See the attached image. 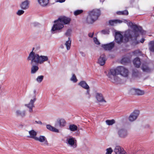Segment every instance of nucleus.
Returning a JSON list of instances; mask_svg holds the SVG:
<instances>
[{"instance_id": "dca6fc26", "label": "nucleus", "mask_w": 154, "mask_h": 154, "mask_svg": "<svg viewBox=\"0 0 154 154\" xmlns=\"http://www.w3.org/2000/svg\"><path fill=\"white\" fill-rule=\"evenodd\" d=\"M16 115L18 117L23 118L26 115V111L25 110H21L20 109L17 110L15 112Z\"/></svg>"}, {"instance_id": "bb28decb", "label": "nucleus", "mask_w": 154, "mask_h": 154, "mask_svg": "<svg viewBox=\"0 0 154 154\" xmlns=\"http://www.w3.org/2000/svg\"><path fill=\"white\" fill-rule=\"evenodd\" d=\"M149 45L150 50L152 52H154V41L150 42Z\"/></svg>"}, {"instance_id": "a18cd8bd", "label": "nucleus", "mask_w": 154, "mask_h": 154, "mask_svg": "<svg viewBox=\"0 0 154 154\" xmlns=\"http://www.w3.org/2000/svg\"><path fill=\"white\" fill-rule=\"evenodd\" d=\"M80 54L83 57H85V53L82 52H80Z\"/></svg>"}, {"instance_id": "7ed1b4c3", "label": "nucleus", "mask_w": 154, "mask_h": 154, "mask_svg": "<svg viewBox=\"0 0 154 154\" xmlns=\"http://www.w3.org/2000/svg\"><path fill=\"white\" fill-rule=\"evenodd\" d=\"M128 74L129 71L127 69L123 66H120L116 69H111L107 76L112 82L118 84L121 82V79L117 76L118 74H119L121 76L126 77H128Z\"/></svg>"}, {"instance_id": "cd10ccee", "label": "nucleus", "mask_w": 154, "mask_h": 154, "mask_svg": "<svg viewBox=\"0 0 154 154\" xmlns=\"http://www.w3.org/2000/svg\"><path fill=\"white\" fill-rule=\"evenodd\" d=\"M68 38V40L66 41L65 44V45L66 47V49L67 50H69L70 48L71 42V40H69V38Z\"/></svg>"}, {"instance_id": "0eeeda50", "label": "nucleus", "mask_w": 154, "mask_h": 154, "mask_svg": "<svg viewBox=\"0 0 154 154\" xmlns=\"http://www.w3.org/2000/svg\"><path fill=\"white\" fill-rule=\"evenodd\" d=\"M66 141L67 144L73 148H75L77 147L76 140L75 138L70 137L66 139Z\"/></svg>"}, {"instance_id": "f257e3e1", "label": "nucleus", "mask_w": 154, "mask_h": 154, "mask_svg": "<svg viewBox=\"0 0 154 154\" xmlns=\"http://www.w3.org/2000/svg\"><path fill=\"white\" fill-rule=\"evenodd\" d=\"M122 23H126L129 27L133 29V31H132L129 29L124 32L125 41L131 40L132 41V45L134 46L138 44L139 42L137 40V38L138 35V32L140 29L136 25L131 22L129 20L125 19L112 20H110L109 21V24L112 26L115 25Z\"/></svg>"}, {"instance_id": "a878e982", "label": "nucleus", "mask_w": 154, "mask_h": 154, "mask_svg": "<svg viewBox=\"0 0 154 154\" xmlns=\"http://www.w3.org/2000/svg\"><path fill=\"white\" fill-rule=\"evenodd\" d=\"M69 129L71 131H75L77 129V127L74 125H69Z\"/></svg>"}, {"instance_id": "c756f323", "label": "nucleus", "mask_w": 154, "mask_h": 154, "mask_svg": "<svg viewBox=\"0 0 154 154\" xmlns=\"http://www.w3.org/2000/svg\"><path fill=\"white\" fill-rule=\"evenodd\" d=\"M70 80L74 83H76L78 81V79L74 74L72 75V77L70 79Z\"/></svg>"}, {"instance_id": "f03ea898", "label": "nucleus", "mask_w": 154, "mask_h": 154, "mask_svg": "<svg viewBox=\"0 0 154 154\" xmlns=\"http://www.w3.org/2000/svg\"><path fill=\"white\" fill-rule=\"evenodd\" d=\"M48 57L46 56L39 55L38 54L31 51L27 58V60L30 61V63L33 66L31 68V73H35L39 69L38 67L34 64H42L45 62L48 61Z\"/></svg>"}, {"instance_id": "79ce46f5", "label": "nucleus", "mask_w": 154, "mask_h": 154, "mask_svg": "<svg viewBox=\"0 0 154 154\" xmlns=\"http://www.w3.org/2000/svg\"><path fill=\"white\" fill-rule=\"evenodd\" d=\"M35 122L36 124H38L40 125H42V122L40 121H35Z\"/></svg>"}, {"instance_id": "37998d69", "label": "nucleus", "mask_w": 154, "mask_h": 154, "mask_svg": "<svg viewBox=\"0 0 154 154\" xmlns=\"http://www.w3.org/2000/svg\"><path fill=\"white\" fill-rule=\"evenodd\" d=\"M66 0H56V2L62 3L65 2Z\"/></svg>"}, {"instance_id": "864d4df0", "label": "nucleus", "mask_w": 154, "mask_h": 154, "mask_svg": "<svg viewBox=\"0 0 154 154\" xmlns=\"http://www.w3.org/2000/svg\"><path fill=\"white\" fill-rule=\"evenodd\" d=\"M103 1H102V2L103 3Z\"/></svg>"}, {"instance_id": "5fc2aeb1", "label": "nucleus", "mask_w": 154, "mask_h": 154, "mask_svg": "<svg viewBox=\"0 0 154 154\" xmlns=\"http://www.w3.org/2000/svg\"><path fill=\"white\" fill-rule=\"evenodd\" d=\"M128 61H126V62H128Z\"/></svg>"}, {"instance_id": "b1692460", "label": "nucleus", "mask_w": 154, "mask_h": 154, "mask_svg": "<svg viewBox=\"0 0 154 154\" xmlns=\"http://www.w3.org/2000/svg\"><path fill=\"white\" fill-rule=\"evenodd\" d=\"M46 128L50 131H52L58 133L59 130L56 128L50 125H46Z\"/></svg>"}, {"instance_id": "412c9836", "label": "nucleus", "mask_w": 154, "mask_h": 154, "mask_svg": "<svg viewBox=\"0 0 154 154\" xmlns=\"http://www.w3.org/2000/svg\"><path fill=\"white\" fill-rule=\"evenodd\" d=\"M38 2L39 5L44 7L48 5L49 2V0H38Z\"/></svg>"}, {"instance_id": "5701e85b", "label": "nucleus", "mask_w": 154, "mask_h": 154, "mask_svg": "<svg viewBox=\"0 0 154 154\" xmlns=\"http://www.w3.org/2000/svg\"><path fill=\"white\" fill-rule=\"evenodd\" d=\"M57 122L59 124V125L60 127H63L65 125L66 122L65 120L62 118L58 119Z\"/></svg>"}, {"instance_id": "7c9ffc66", "label": "nucleus", "mask_w": 154, "mask_h": 154, "mask_svg": "<svg viewBox=\"0 0 154 154\" xmlns=\"http://www.w3.org/2000/svg\"><path fill=\"white\" fill-rule=\"evenodd\" d=\"M116 13L119 15H128V12L127 10L117 11Z\"/></svg>"}, {"instance_id": "6ab92c4d", "label": "nucleus", "mask_w": 154, "mask_h": 154, "mask_svg": "<svg viewBox=\"0 0 154 154\" xmlns=\"http://www.w3.org/2000/svg\"><path fill=\"white\" fill-rule=\"evenodd\" d=\"M29 135L28 136V137L29 138L33 139L35 140L36 138L37 137H36L37 133L34 130H32L29 131Z\"/></svg>"}, {"instance_id": "8fccbe9b", "label": "nucleus", "mask_w": 154, "mask_h": 154, "mask_svg": "<svg viewBox=\"0 0 154 154\" xmlns=\"http://www.w3.org/2000/svg\"><path fill=\"white\" fill-rule=\"evenodd\" d=\"M61 47L62 48H63V46H61Z\"/></svg>"}, {"instance_id": "9b49d317", "label": "nucleus", "mask_w": 154, "mask_h": 154, "mask_svg": "<svg viewBox=\"0 0 154 154\" xmlns=\"http://www.w3.org/2000/svg\"><path fill=\"white\" fill-rule=\"evenodd\" d=\"M139 114V111L135 110L132 112L129 117V120L130 122H133L137 118Z\"/></svg>"}, {"instance_id": "f8f14e48", "label": "nucleus", "mask_w": 154, "mask_h": 154, "mask_svg": "<svg viewBox=\"0 0 154 154\" xmlns=\"http://www.w3.org/2000/svg\"><path fill=\"white\" fill-rule=\"evenodd\" d=\"M114 151L116 154H128L123 148L119 146H115Z\"/></svg>"}, {"instance_id": "1a4fd4ad", "label": "nucleus", "mask_w": 154, "mask_h": 154, "mask_svg": "<svg viewBox=\"0 0 154 154\" xmlns=\"http://www.w3.org/2000/svg\"><path fill=\"white\" fill-rule=\"evenodd\" d=\"M36 100V96L34 95L33 97L31 99L28 104H26L24 106L29 109V112H32L33 111L32 108L34 107V103Z\"/></svg>"}, {"instance_id": "4c0bfd02", "label": "nucleus", "mask_w": 154, "mask_h": 154, "mask_svg": "<svg viewBox=\"0 0 154 154\" xmlns=\"http://www.w3.org/2000/svg\"><path fill=\"white\" fill-rule=\"evenodd\" d=\"M95 44L97 45H99L100 44V42L97 39V38L94 37L93 38Z\"/></svg>"}, {"instance_id": "4468645a", "label": "nucleus", "mask_w": 154, "mask_h": 154, "mask_svg": "<svg viewBox=\"0 0 154 154\" xmlns=\"http://www.w3.org/2000/svg\"><path fill=\"white\" fill-rule=\"evenodd\" d=\"M29 0H25L21 3L20 5V7L22 10H26L29 7Z\"/></svg>"}, {"instance_id": "39448f33", "label": "nucleus", "mask_w": 154, "mask_h": 154, "mask_svg": "<svg viewBox=\"0 0 154 154\" xmlns=\"http://www.w3.org/2000/svg\"><path fill=\"white\" fill-rule=\"evenodd\" d=\"M100 14V11L98 9H95L91 11L87 17L86 21L88 23H92L97 20Z\"/></svg>"}, {"instance_id": "72a5a7b5", "label": "nucleus", "mask_w": 154, "mask_h": 154, "mask_svg": "<svg viewBox=\"0 0 154 154\" xmlns=\"http://www.w3.org/2000/svg\"><path fill=\"white\" fill-rule=\"evenodd\" d=\"M101 33L105 35L109 34V33L110 31L108 29H106L101 30L100 32Z\"/></svg>"}, {"instance_id": "a19ab883", "label": "nucleus", "mask_w": 154, "mask_h": 154, "mask_svg": "<svg viewBox=\"0 0 154 154\" xmlns=\"http://www.w3.org/2000/svg\"><path fill=\"white\" fill-rule=\"evenodd\" d=\"M140 51L139 50H136L133 52V53L134 54L137 55L138 53H140Z\"/></svg>"}, {"instance_id": "58836bf2", "label": "nucleus", "mask_w": 154, "mask_h": 154, "mask_svg": "<svg viewBox=\"0 0 154 154\" xmlns=\"http://www.w3.org/2000/svg\"><path fill=\"white\" fill-rule=\"evenodd\" d=\"M72 30L70 29H68L65 33V35L67 36H69L71 34Z\"/></svg>"}, {"instance_id": "09e8293b", "label": "nucleus", "mask_w": 154, "mask_h": 154, "mask_svg": "<svg viewBox=\"0 0 154 154\" xmlns=\"http://www.w3.org/2000/svg\"><path fill=\"white\" fill-rule=\"evenodd\" d=\"M125 58H123L122 59V62H123L124 61H125Z\"/></svg>"}, {"instance_id": "49530a36", "label": "nucleus", "mask_w": 154, "mask_h": 154, "mask_svg": "<svg viewBox=\"0 0 154 154\" xmlns=\"http://www.w3.org/2000/svg\"><path fill=\"white\" fill-rule=\"evenodd\" d=\"M144 40H145V39L143 38H142L140 40V42H141V43H143L144 42Z\"/></svg>"}, {"instance_id": "ddd939ff", "label": "nucleus", "mask_w": 154, "mask_h": 154, "mask_svg": "<svg viewBox=\"0 0 154 154\" xmlns=\"http://www.w3.org/2000/svg\"><path fill=\"white\" fill-rule=\"evenodd\" d=\"M35 140L43 143V144L45 145H48V143L47 138L44 136L40 135L39 137H37L36 138Z\"/></svg>"}, {"instance_id": "6e6552de", "label": "nucleus", "mask_w": 154, "mask_h": 154, "mask_svg": "<svg viewBox=\"0 0 154 154\" xmlns=\"http://www.w3.org/2000/svg\"><path fill=\"white\" fill-rule=\"evenodd\" d=\"M130 93L131 94L138 96L142 95L145 94L144 91L136 88H133L131 89L130 91Z\"/></svg>"}, {"instance_id": "473e14b6", "label": "nucleus", "mask_w": 154, "mask_h": 154, "mask_svg": "<svg viewBox=\"0 0 154 154\" xmlns=\"http://www.w3.org/2000/svg\"><path fill=\"white\" fill-rule=\"evenodd\" d=\"M44 78L43 75H40L38 76L36 79V81L38 83H41L43 80Z\"/></svg>"}, {"instance_id": "20e7f679", "label": "nucleus", "mask_w": 154, "mask_h": 154, "mask_svg": "<svg viewBox=\"0 0 154 154\" xmlns=\"http://www.w3.org/2000/svg\"><path fill=\"white\" fill-rule=\"evenodd\" d=\"M71 21L70 18L66 17H59L58 20L54 21V24L52 27L51 32L54 33L56 31L60 30L64 27L63 24H69Z\"/></svg>"}, {"instance_id": "a211bd4d", "label": "nucleus", "mask_w": 154, "mask_h": 154, "mask_svg": "<svg viewBox=\"0 0 154 154\" xmlns=\"http://www.w3.org/2000/svg\"><path fill=\"white\" fill-rule=\"evenodd\" d=\"M96 98L97 100L99 102L105 103L106 102L104 100L102 94L101 93H97L95 95Z\"/></svg>"}, {"instance_id": "e433bc0d", "label": "nucleus", "mask_w": 154, "mask_h": 154, "mask_svg": "<svg viewBox=\"0 0 154 154\" xmlns=\"http://www.w3.org/2000/svg\"><path fill=\"white\" fill-rule=\"evenodd\" d=\"M24 13V11L22 10H19L17 11L16 13V14L17 15L20 16L23 14Z\"/></svg>"}, {"instance_id": "aec40b11", "label": "nucleus", "mask_w": 154, "mask_h": 154, "mask_svg": "<svg viewBox=\"0 0 154 154\" xmlns=\"http://www.w3.org/2000/svg\"><path fill=\"white\" fill-rule=\"evenodd\" d=\"M78 85L85 89H89V87L88 85L85 81H81L79 82L78 84Z\"/></svg>"}, {"instance_id": "423d86ee", "label": "nucleus", "mask_w": 154, "mask_h": 154, "mask_svg": "<svg viewBox=\"0 0 154 154\" xmlns=\"http://www.w3.org/2000/svg\"><path fill=\"white\" fill-rule=\"evenodd\" d=\"M121 32L119 31H116L115 35V40L116 42L118 43L119 44L122 42H126L128 41H125V33L124 37L121 34Z\"/></svg>"}, {"instance_id": "2eb2a0df", "label": "nucleus", "mask_w": 154, "mask_h": 154, "mask_svg": "<svg viewBox=\"0 0 154 154\" xmlns=\"http://www.w3.org/2000/svg\"><path fill=\"white\" fill-rule=\"evenodd\" d=\"M115 43L112 42L109 43L102 45L101 46L106 50L109 51L112 49L114 47Z\"/></svg>"}, {"instance_id": "f3484780", "label": "nucleus", "mask_w": 154, "mask_h": 154, "mask_svg": "<svg viewBox=\"0 0 154 154\" xmlns=\"http://www.w3.org/2000/svg\"><path fill=\"white\" fill-rule=\"evenodd\" d=\"M106 60V58L104 54H102L100 56L98 60V63L101 66L103 65Z\"/></svg>"}, {"instance_id": "c9c22d12", "label": "nucleus", "mask_w": 154, "mask_h": 154, "mask_svg": "<svg viewBox=\"0 0 154 154\" xmlns=\"http://www.w3.org/2000/svg\"><path fill=\"white\" fill-rule=\"evenodd\" d=\"M113 150L111 148H109L106 149V154H111L113 152Z\"/></svg>"}, {"instance_id": "ea45409f", "label": "nucleus", "mask_w": 154, "mask_h": 154, "mask_svg": "<svg viewBox=\"0 0 154 154\" xmlns=\"http://www.w3.org/2000/svg\"><path fill=\"white\" fill-rule=\"evenodd\" d=\"M86 89L87 90L86 92V95L89 98L90 97L89 88V89Z\"/></svg>"}, {"instance_id": "9d476101", "label": "nucleus", "mask_w": 154, "mask_h": 154, "mask_svg": "<svg viewBox=\"0 0 154 154\" xmlns=\"http://www.w3.org/2000/svg\"><path fill=\"white\" fill-rule=\"evenodd\" d=\"M118 134L119 137L125 138L128 134V132L127 130L123 128H119L118 131Z\"/></svg>"}, {"instance_id": "de8ad7c7", "label": "nucleus", "mask_w": 154, "mask_h": 154, "mask_svg": "<svg viewBox=\"0 0 154 154\" xmlns=\"http://www.w3.org/2000/svg\"><path fill=\"white\" fill-rule=\"evenodd\" d=\"M36 91L35 90H34V91H33V92H34V95L33 96H34V95H35V94L36 93Z\"/></svg>"}, {"instance_id": "3c124183", "label": "nucleus", "mask_w": 154, "mask_h": 154, "mask_svg": "<svg viewBox=\"0 0 154 154\" xmlns=\"http://www.w3.org/2000/svg\"><path fill=\"white\" fill-rule=\"evenodd\" d=\"M147 127L148 128V127H149V126L148 125H147Z\"/></svg>"}, {"instance_id": "c03bdc74", "label": "nucleus", "mask_w": 154, "mask_h": 154, "mask_svg": "<svg viewBox=\"0 0 154 154\" xmlns=\"http://www.w3.org/2000/svg\"><path fill=\"white\" fill-rule=\"evenodd\" d=\"M94 34V32L90 33L88 34V36L90 37H93Z\"/></svg>"}, {"instance_id": "2f4dec72", "label": "nucleus", "mask_w": 154, "mask_h": 154, "mask_svg": "<svg viewBox=\"0 0 154 154\" xmlns=\"http://www.w3.org/2000/svg\"><path fill=\"white\" fill-rule=\"evenodd\" d=\"M139 72L137 69H134L132 72V76L133 77H137L138 75Z\"/></svg>"}, {"instance_id": "603ef678", "label": "nucleus", "mask_w": 154, "mask_h": 154, "mask_svg": "<svg viewBox=\"0 0 154 154\" xmlns=\"http://www.w3.org/2000/svg\"><path fill=\"white\" fill-rule=\"evenodd\" d=\"M48 63H50V62L49 61V62H48Z\"/></svg>"}, {"instance_id": "393cba45", "label": "nucleus", "mask_w": 154, "mask_h": 154, "mask_svg": "<svg viewBox=\"0 0 154 154\" xmlns=\"http://www.w3.org/2000/svg\"><path fill=\"white\" fill-rule=\"evenodd\" d=\"M143 71L147 72H149L152 71V69L146 64H143L142 67Z\"/></svg>"}, {"instance_id": "c85d7f7f", "label": "nucleus", "mask_w": 154, "mask_h": 154, "mask_svg": "<svg viewBox=\"0 0 154 154\" xmlns=\"http://www.w3.org/2000/svg\"><path fill=\"white\" fill-rule=\"evenodd\" d=\"M106 124L109 125H111L115 123V121L113 119L111 120H107L106 121Z\"/></svg>"}, {"instance_id": "4be33fe9", "label": "nucleus", "mask_w": 154, "mask_h": 154, "mask_svg": "<svg viewBox=\"0 0 154 154\" xmlns=\"http://www.w3.org/2000/svg\"><path fill=\"white\" fill-rule=\"evenodd\" d=\"M133 62L134 66L136 67L137 68L140 67L141 64V62L139 58H136L134 59L133 60Z\"/></svg>"}, {"instance_id": "f704fd0d", "label": "nucleus", "mask_w": 154, "mask_h": 154, "mask_svg": "<svg viewBox=\"0 0 154 154\" xmlns=\"http://www.w3.org/2000/svg\"><path fill=\"white\" fill-rule=\"evenodd\" d=\"M83 12V11L82 10H78L74 11V15L77 16L81 14Z\"/></svg>"}]
</instances>
